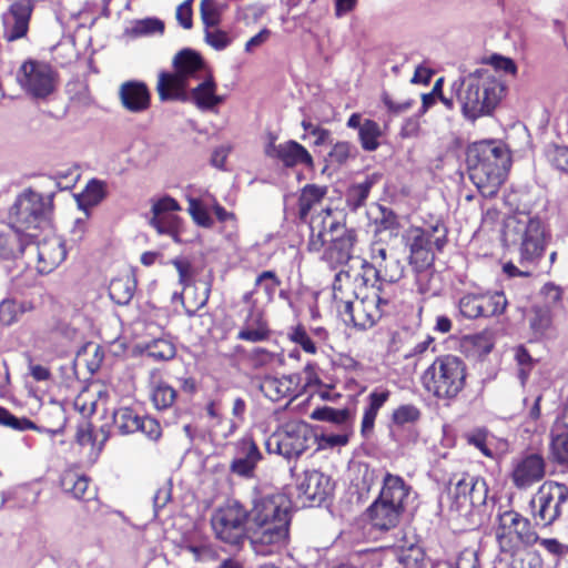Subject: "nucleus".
<instances>
[{
  "mask_svg": "<svg viewBox=\"0 0 568 568\" xmlns=\"http://www.w3.org/2000/svg\"><path fill=\"white\" fill-rule=\"evenodd\" d=\"M452 92L463 115L475 121L491 114L505 94V85L495 70L480 68L454 81Z\"/></svg>",
  "mask_w": 568,
  "mask_h": 568,
  "instance_id": "obj_1",
  "label": "nucleus"
},
{
  "mask_svg": "<svg viewBox=\"0 0 568 568\" xmlns=\"http://www.w3.org/2000/svg\"><path fill=\"white\" fill-rule=\"evenodd\" d=\"M339 212L323 209L311 220L308 251L322 252L321 260L331 267L344 264L352 256L355 234L341 221Z\"/></svg>",
  "mask_w": 568,
  "mask_h": 568,
  "instance_id": "obj_2",
  "label": "nucleus"
},
{
  "mask_svg": "<svg viewBox=\"0 0 568 568\" xmlns=\"http://www.w3.org/2000/svg\"><path fill=\"white\" fill-rule=\"evenodd\" d=\"M469 178L485 197L497 194L510 168L508 150L496 141L475 143L468 152Z\"/></svg>",
  "mask_w": 568,
  "mask_h": 568,
  "instance_id": "obj_3",
  "label": "nucleus"
},
{
  "mask_svg": "<svg viewBox=\"0 0 568 568\" xmlns=\"http://www.w3.org/2000/svg\"><path fill=\"white\" fill-rule=\"evenodd\" d=\"M505 237L517 247L520 265L537 266L550 235L539 216L519 211L506 219Z\"/></svg>",
  "mask_w": 568,
  "mask_h": 568,
  "instance_id": "obj_4",
  "label": "nucleus"
},
{
  "mask_svg": "<svg viewBox=\"0 0 568 568\" xmlns=\"http://www.w3.org/2000/svg\"><path fill=\"white\" fill-rule=\"evenodd\" d=\"M52 195H42L32 190L22 192L9 212L10 224L31 241H36L40 232L51 230Z\"/></svg>",
  "mask_w": 568,
  "mask_h": 568,
  "instance_id": "obj_5",
  "label": "nucleus"
},
{
  "mask_svg": "<svg viewBox=\"0 0 568 568\" xmlns=\"http://www.w3.org/2000/svg\"><path fill=\"white\" fill-rule=\"evenodd\" d=\"M465 362L455 355H440L422 375L424 388L438 399H455L466 385Z\"/></svg>",
  "mask_w": 568,
  "mask_h": 568,
  "instance_id": "obj_6",
  "label": "nucleus"
},
{
  "mask_svg": "<svg viewBox=\"0 0 568 568\" xmlns=\"http://www.w3.org/2000/svg\"><path fill=\"white\" fill-rule=\"evenodd\" d=\"M173 72H161L159 74L156 91L161 101H170V98H179L183 89H189L193 81H196L207 73L203 58L192 49H182L172 61Z\"/></svg>",
  "mask_w": 568,
  "mask_h": 568,
  "instance_id": "obj_7",
  "label": "nucleus"
},
{
  "mask_svg": "<svg viewBox=\"0 0 568 568\" xmlns=\"http://www.w3.org/2000/svg\"><path fill=\"white\" fill-rule=\"evenodd\" d=\"M312 430L303 420L293 419L282 424L265 440L270 454H277L286 459L300 457L310 446Z\"/></svg>",
  "mask_w": 568,
  "mask_h": 568,
  "instance_id": "obj_8",
  "label": "nucleus"
},
{
  "mask_svg": "<svg viewBox=\"0 0 568 568\" xmlns=\"http://www.w3.org/2000/svg\"><path fill=\"white\" fill-rule=\"evenodd\" d=\"M452 508L458 513H468L474 507L486 504L488 487L484 478L466 473L454 475L448 485Z\"/></svg>",
  "mask_w": 568,
  "mask_h": 568,
  "instance_id": "obj_9",
  "label": "nucleus"
},
{
  "mask_svg": "<svg viewBox=\"0 0 568 568\" xmlns=\"http://www.w3.org/2000/svg\"><path fill=\"white\" fill-rule=\"evenodd\" d=\"M247 516V510L239 501L233 500L214 511L211 525L220 540L239 545L245 537Z\"/></svg>",
  "mask_w": 568,
  "mask_h": 568,
  "instance_id": "obj_10",
  "label": "nucleus"
},
{
  "mask_svg": "<svg viewBox=\"0 0 568 568\" xmlns=\"http://www.w3.org/2000/svg\"><path fill=\"white\" fill-rule=\"evenodd\" d=\"M495 536L504 552L515 549L520 544L531 545L537 540L530 521L515 510H506L498 515Z\"/></svg>",
  "mask_w": 568,
  "mask_h": 568,
  "instance_id": "obj_11",
  "label": "nucleus"
},
{
  "mask_svg": "<svg viewBox=\"0 0 568 568\" xmlns=\"http://www.w3.org/2000/svg\"><path fill=\"white\" fill-rule=\"evenodd\" d=\"M371 260L368 263L363 261V282L367 284L371 277L376 282L393 284L404 276V265L394 254H389L381 242H374L371 245Z\"/></svg>",
  "mask_w": 568,
  "mask_h": 568,
  "instance_id": "obj_12",
  "label": "nucleus"
},
{
  "mask_svg": "<svg viewBox=\"0 0 568 568\" xmlns=\"http://www.w3.org/2000/svg\"><path fill=\"white\" fill-rule=\"evenodd\" d=\"M568 500V487L556 481H545L530 501L534 518L548 526L559 518L562 505Z\"/></svg>",
  "mask_w": 568,
  "mask_h": 568,
  "instance_id": "obj_13",
  "label": "nucleus"
},
{
  "mask_svg": "<svg viewBox=\"0 0 568 568\" xmlns=\"http://www.w3.org/2000/svg\"><path fill=\"white\" fill-rule=\"evenodd\" d=\"M17 81L31 97L44 99L55 90L57 73L45 62L28 60L20 67Z\"/></svg>",
  "mask_w": 568,
  "mask_h": 568,
  "instance_id": "obj_14",
  "label": "nucleus"
},
{
  "mask_svg": "<svg viewBox=\"0 0 568 568\" xmlns=\"http://www.w3.org/2000/svg\"><path fill=\"white\" fill-rule=\"evenodd\" d=\"M290 521L250 525L251 545L257 555L268 556L282 550L288 541Z\"/></svg>",
  "mask_w": 568,
  "mask_h": 568,
  "instance_id": "obj_15",
  "label": "nucleus"
},
{
  "mask_svg": "<svg viewBox=\"0 0 568 568\" xmlns=\"http://www.w3.org/2000/svg\"><path fill=\"white\" fill-rule=\"evenodd\" d=\"M291 501L283 494H268L253 499V506L248 514V526L265 524L267 521H290Z\"/></svg>",
  "mask_w": 568,
  "mask_h": 568,
  "instance_id": "obj_16",
  "label": "nucleus"
},
{
  "mask_svg": "<svg viewBox=\"0 0 568 568\" xmlns=\"http://www.w3.org/2000/svg\"><path fill=\"white\" fill-rule=\"evenodd\" d=\"M196 81L194 88L183 89L179 98H170V101L192 102L201 111H212L223 102V97L216 94V83L211 72Z\"/></svg>",
  "mask_w": 568,
  "mask_h": 568,
  "instance_id": "obj_17",
  "label": "nucleus"
},
{
  "mask_svg": "<svg viewBox=\"0 0 568 568\" xmlns=\"http://www.w3.org/2000/svg\"><path fill=\"white\" fill-rule=\"evenodd\" d=\"M388 304V300L375 295L373 297L363 298L355 307L352 302V311L349 313H339L345 322H351L354 326L366 329L372 327L383 314V306Z\"/></svg>",
  "mask_w": 568,
  "mask_h": 568,
  "instance_id": "obj_18",
  "label": "nucleus"
},
{
  "mask_svg": "<svg viewBox=\"0 0 568 568\" xmlns=\"http://www.w3.org/2000/svg\"><path fill=\"white\" fill-rule=\"evenodd\" d=\"M37 270L41 274H49L55 270L67 257L64 241L54 234L47 235L37 243Z\"/></svg>",
  "mask_w": 568,
  "mask_h": 568,
  "instance_id": "obj_19",
  "label": "nucleus"
},
{
  "mask_svg": "<svg viewBox=\"0 0 568 568\" xmlns=\"http://www.w3.org/2000/svg\"><path fill=\"white\" fill-rule=\"evenodd\" d=\"M265 153L270 158H275L285 166L292 168L304 165L312 168L314 162L310 152L296 141L290 140L281 144L274 143V138L265 148Z\"/></svg>",
  "mask_w": 568,
  "mask_h": 568,
  "instance_id": "obj_20",
  "label": "nucleus"
},
{
  "mask_svg": "<svg viewBox=\"0 0 568 568\" xmlns=\"http://www.w3.org/2000/svg\"><path fill=\"white\" fill-rule=\"evenodd\" d=\"M32 9V0H18L11 4L10 13L4 18L3 37L7 41L11 42L27 34Z\"/></svg>",
  "mask_w": 568,
  "mask_h": 568,
  "instance_id": "obj_21",
  "label": "nucleus"
},
{
  "mask_svg": "<svg viewBox=\"0 0 568 568\" xmlns=\"http://www.w3.org/2000/svg\"><path fill=\"white\" fill-rule=\"evenodd\" d=\"M545 476L544 458L537 454H529L520 458L514 466L511 478L519 489L530 487Z\"/></svg>",
  "mask_w": 568,
  "mask_h": 568,
  "instance_id": "obj_22",
  "label": "nucleus"
},
{
  "mask_svg": "<svg viewBox=\"0 0 568 568\" xmlns=\"http://www.w3.org/2000/svg\"><path fill=\"white\" fill-rule=\"evenodd\" d=\"M333 488L331 477L318 470L306 471L297 486L300 495L313 504L324 501L332 494Z\"/></svg>",
  "mask_w": 568,
  "mask_h": 568,
  "instance_id": "obj_23",
  "label": "nucleus"
},
{
  "mask_svg": "<svg viewBox=\"0 0 568 568\" xmlns=\"http://www.w3.org/2000/svg\"><path fill=\"white\" fill-rule=\"evenodd\" d=\"M261 458V452L254 440L251 437H244L236 445V456L230 468L239 476L250 477Z\"/></svg>",
  "mask_w": 568,
  "mask_h": 568,
  "instance_id": "obj_24",
  "label": "nucleus"
},
{
  "mask_svg": "<svg viewBox=\"0 0 568 568\" xmlns=\"http://www.w3.org/2000/svg\"><path fill=\"white\" fill-rule=\"evenodd\" d=\"M403 511V508L377 498L367 508L366 514L374 528L386 531L399 524Z\"/></svg>",
  "mask_w": 568,
  "mask_h": 568,
  "instance_id": "obj_25",
  "label": "nucleus"
},
{
  "mask_svg": "<svg viewBox=\"0 0 568 568\" xmlns=\"http://www.w3.org/2000/svg\"><path fill=\"white\" fill-rule=\"evenodd\" d=\"M119 95L123 106L133 113L143 112L150 105V92L143 82H124L120 87Z\"/></svg>",
  "mask_w": 568,
  "mask_h": 568,
  "instance_id": "obj_26",
  "label": "nucleus"
},
{
  "mask_svg": "<svg viewBox=\"0 0 568 568\" xmlns=\"http://www.w3.org/2000/svg\"><path fill=\"white\" fill-rule=\"evenodd\" d=\"M270 337V328L264 315L261 311L252 310L246 314L243 326L239 331L236 338L251 343H258L266 341Z\"/></svg>",
  "mask_w": 568,
  "mask_h": 568,
  "instance_id": "obj_27",
  "label": "nucleus"
},
{
  "mask_svg": "<svg viewBox=\"0 0 568 568\" xmlns=\"http://www.w3.org/2000/svg\"><path fill=\"white\" fill-rule=\"evenodd\" d=\"M32 243L33 241L9 223L0 231V258H16Z\"/></svg>",
  "mask_w": 568,
  "mask_h": 568,
  "instance_id": "obj_28",
  "label": "nucleus"
},
{
  "mask_svg": "<svg viewBox=\"0 0 568 568\" xmlns=\"http://www.w3.org/2000/svg\"><path fill=\"white\" fill-rule=\"evenodd\" d=\"M297 381L298 377L296 375L266 376L262 379L260 389L272 402H278L295 392Z\"/></svg>",
  "mask_w": 568,
  "mask_h": 568,
  "instance_id": "obj_29",
  "label": "nucleus"
},
{
  "mask_svg": "<svg viewBox=\"0 0 568 568\" xmlns=\"http://www.w3.org/2000/svg\"><path fill=\"white\" fill-rule=\"evenodd\" d=\"M409 239L410 251L433 250L434 246L442 250L445 244V229L438 224L432 231L415 227L409 231Z\"/></svg>",
  "mask_w": 568,
  "mask_h": 568,
  "instance_id": "obj_30",
  "label": "nucleus"
},
{
  "mask_svg": "<svg viewBox=\"0 0 568 568\" xmlns=\"http://www.w3.org/2000/svg\"><path fill=\"white\" fill-rule=\"evenodd\" d=\"M409 487L397 475L387 473L378 499L404 509V501L408 497Z\"/></svg>",
  "mask_w": 568,
  "mask_h": 568,
  "instance_id": "obj_31",
  "label": "nucleus"
},
{
  "mask_svg": "<svg viewBox=\"0 0 568 568\" xmlns=\"http://www.w3.org/2000/svg\"><path fill=\"white\" fill-rule=\"evenodd\" d=\"M61 487L64 493L71 494L79 500L94 499L97 493L90 489V479L85 475L75 471H65L61 477Z\"/></svg>",
  "mask_w": 568,
  "mask_h": 568,
  "instance_id": "obj_32",
  "label": "nucleus"
},
{
  "mask_svg": "<svg viewBox=\"0 0 568 568\" xmlns=\"http://www.w3.org/2000/svg\"><path fill=\"white\" fill-rule=\"evenodd\" d=\"M355 292L349 282V273L339 271L333 283V298L338 313H349L352 311V301Z\"/></svg>",
  "mask_w": 568,
  "mask_h": 568,
  "instance_id": "obj_33",
  "label": "nucleus"
},
{
  "mask_svg": "<svg viewBox=\"0 0 568 568\" xmlns=\"http://www.w3.org/2000/svg\"><path fill=\"white\" fill-rule=\"evenodd\" d=\"M0 425L12 428L14 430H34L38 433H47L50 436H55L61 433V429H49L38 426L31 419L27 417H17L12 415L8 409L0 406Z\"/></svg>",
  "mask_w": 568,
  "mask_h": 568,
  "instance_id": "obj_34",
  "label": "nucleus"
},
{
  "mask_svg": "<svg viewBox=\"0 0 568 568\" xmlns=\"http://www.w3.org/2000/svg\"><path fill=\"white\" fill-rule=\"evenodd\" d=\"M312 419L329 422L342 428H352L353 415L349 409H337L328 406L316 408L311 414Z\"/></svg>",
  "mask_w": 568,
  "mask_h": 568,
  "instance_id": "obj_35",
  "label": "nucleus"
},
{
  "mask_svg": "<svg viewBox=\"0 0 568 568\" xmlns=\"http://www.w3.org/2000/svg\"><path fill=\"white\" fill-rule=\"evenodd\" d=\"M135 292V281L126 275L111 281L109 285V295L111 300L119 305H128Z\"/></svg>",
  "mask_w": 568,
  "mask_h": 568,
  "instance_id": "obj_36",
  "label": "nucleus"
},
{
  "mask_svg": "<svg viewBox=\"0 0 568 568\" xmlns=\"http://www.w3.org/2000/svg\"><path fill=\"white\" fill-rule=\"evenodd\" d=\"M529 325L537 337H544L552 327V312L548 305L536 304L531 307Z\"/></svg>",
  "mask_w": 568,
  "mask_h": 568,
  "instance_id": "obj_37",
  "label": "nucleus"
},
{
  "mask_svg": "<svg viewBox=\"0 0 568 568\" xmlns=\"http://www.w3.org/2000/svg\"><path fill=\"white\" fill-rule=\"evenodd\" d=\"M140 415L130 407H120L112 414L113 426L120 435H130L139 430Z\"/></svg>",
  "mask_w": 568,
  "mask_h": 568,
  "instance_id": "obj_38",
  "label": "nucleus"
},
{
  "mask_svg": "<svg viewBox=\"0 0 568 568\" xmlns=\"http://www.w3.org/2000/svg\"><path fill=\"white\" fill-rule=\"evenodd\" d=\"M33 310L30 302H19L17 300L7 298L0 303V322L4 325H12L18 322L20 316Z\"/></svg>",
  "mask_w": 568,
  "mask_h": 568,
  "instance_id": "obj_39",
  "label": "nucleus"
},
{
  "mask_svg": "<svg viewBox=\"0 0 568 568\" xmlns=\"http://www.w3.org/2000/svg\"><path fill=\"white\" fill-rule=\"evenodd\" d=\"M150 225L161 235L172 237L175 243H181L182 221L178 215L173 216H152Z\"/></svg>",
  "mask_w": 568,
  "mask_h": 568,
  "instance_id": "obj_40",
  "label": "nucleus"
},
{
  "mask_svg": "<svg viewBox=\"0 0 568 568\" xmlns=\"http://www.w3.org/2000/svg\"><path fill=\"white\" fill-rule=\"evenodd\" d=\"M479 304L483 306V317L503 314L507 306V298L503 292L478 293Z\"/></svg>",
  "mask_w": 568,
  "mask_h": 568,
  "instance_id": "obj_41",
  "label": "nucleus"
},
{
  "mask_svg": "<svg viewBox=\"0 0 568 568\" xmlns=\"http://www.w3.org/2000/svg\"><path fill=\"white\" fill-rule=\"evenodd\" d=\"M225 6L220 0H201L200 17L204 29L219 27Z\"/></svg>",
  "mask_w": 568,
  "mask_h": 568,
  "instance_id": "obj_42",
  "label": "nucleus"
},
{
  "mask_svg": "<svg viewBox=\"0 0 568 568\" xmlns=\"http://www.w3.org/2000/svg\"><path fill=\"white\" fill-rule=\"evenodd\" d=\"M382 138V129L377 122L371 119H364L361 131L358 132V140L363 150L372 152L381 145L379 139Z\"/></svg>",
  "mask_w": 568,
  "mask_h": 568,
  "instance_id": "obj_43",
  "label": "nucleus"
},
{
  "mask_svg": "<svg viewBox=\"0 0 568 568\" xmlns=\"http://www.w3.org/2000/svg\"><path fill=\"white\" fill-rule=\"evenodd\" d=\"M163 32L164 22L158 18L135 20L130 28L125 29V34L131 38L162 34Z\"/></svg>",
  "mask_w": 568,
  "mask_h": 568,
  "instance_id": "obj_44",
  "label": "nucleus"
},
{
  "mask_svg": "<svg viewBox=\"0 0 568 568\" xmlns=\"http://www.w3.org/2000/svg\"><path fill=\"white\" fill-rule=\"evenodd\" d=\"M106 196V184L99 180L90 181L81 193L78 203L85 211L95 206Z\"/></svg>",
  "mask_w": 568,
  "mask_h": 568,
  "instance_id": "obj_45",
  "label": "nucleus"
},
{
  "mask_svg": "<svg viewBox=\"0 0 568 568\" xmlns=\"http://www.w3.org/2000/svg\"><path fill=\"white\" fill-rule=\"evenodd\" d=\"M356 155L357 148L354 144L346 141L336 142L327 155L326 166H342L346 164L349 159H355Z\"/></svg>",
  "mask_w": 568,
  "mask_h": 568,
  "instance_id": "obj_46",
  "label": "nucleus"
},
{
  "mask_svg": "<svg viewBox=\"0 0 568 568\" xmlns=\"http://www.w3.org/2000/svg\"><path fill=\"white\" fill-rule=\"evenodd\" d=\"M325 189L316 185H306L298 200V212L301 219H306L315 204L320 203L325 195Z\"/></svg>",
  "mask_w": 568,
  "mask_h": 568,
  "instance_id": "obj_47",
  "label": "nucleus"
},
{
  "mask_svg": "<svg viewBox=\"0 0 568 568\" xmlns=\"http://www.w3.org/2000/svg\"><path fill=\"white\" fill-rule=\"evenodd\" d=\"M373 184V179L367 178L364 182L349 187L346 194V203L352 211H357L365 205Z\"/></svg>",
  "mask_w": 568,
  "mask_h": 568,
  "instance_id": "obj_48",
  "label": "nucleus"
},
{
  "mask_svg": "<svg viewBox=\"0 0 568 568\" xmlns=\"http://www.w3.org/2000/svg\"><path fill=\"white\" fill-rule=\"evenodd\" d=\"M145 353L155 361H169L175 356V346L168 339H153L145 346Z\"/></svg>",
  "mask_w": 568,
  "mask_h": 568,
  "instance_id": "obj_49",
  "label": "nucleus"
},
{
  "mask_svg": "<svg viewBox=\"0 0 568 568\" xmlns=\"http://www.w3.org/2000/svg\"><path fill=\"white\" fill-rule=\"evenodd\" d=\"M151 398L158 409H166L174 404L176 392L169 384L160 382L153 387Z\"/></svg>",
  "mask_w": 568,
  "mask_h": 568,
  "instance_id": "obj_50",
  "label": "nucleus"
},
{
  "mask_svg": "<svg viewBox=\"0 0 568 568\" xmlns=\"http://www.w3.org/2000/svg\"><path fill=\"white\" fill-rule=\"evenodd\" d=\"M204 42L216 51H223L232 44L233 38L219 26L204 29Z\"/></svg>",
  "mask_w": 568,
  "mask_h": 568,
  "instance_id": "obj_51",
  "label": "nucleus"
},
{
  "mask_svg": "<svg viewBox=\"0 0 568 568\" xmlns=\"http://www.w3.org/2000/svg\"><path fill=\"white\" fill-rule=\"evenodd\" d=\"M434 262V252L433 250H412L409 255V263L414 267V270L419 274L418 281H420V276H426L429 273V268L432 267Z\"/></svg>",
  "mask_w": 568,
  "mask_h": 568,
  "instance_id": "obj_52",
  "label": "nucleus"
},
{
  "mask_svg": "<svg viewBox=\"0 0 568 568\" xmlns=\"http://www.w3.org/2000/svg\"><path fill=\"white\" fill-rule=\"evenodd\" d=\"M460 314L469 320L481 317L483 306L479 304L478 293H466L458 302Z\"/></svg>",
  "mask_w": 568,
  "mask_h": 568,
  "instance_id": "obj_53",
  "label": "nucleus"
},
{
  "mask_svg": "<svg viewBox=\"0 0 568 568\" xmlns=\"http://www.w3.org/2000/svg\"><path fill=\"white\" fill-rule=\"evenodd\" d=\"M378 214L375 217L377 231H397L399 229L398 216L395 212L384 205L377 206Z\"/></svg>",
  "mask_w": 568,
  "mask_h": 568,
  "instance_id": "obj_54",
  "label": "nucleus"
},
{
  "mask_svg": "<svg viewBox=\"0 0 568 568\" xmlns=\"http://www.w3.org/2000/svg\"><path fill=\"white\" fill-rule=\"evenodd\" d=\"M287 337L291 342L300 345L305 353L316 354V345L307 334L304 326L296 325L291 327L287 332Z\"/></svg>",
  "mask_w": 568,
  "mask_h": 568,
  "instance_id": "obj_55",
  "label": "nucleus"
},
{
  "mask_svg": "<svg viewBox=\"0 0 568 568\" xmlns=\"http://www.w3.org/2000/svg\"><path fill=\"white\" fill-rule=\"evenodd\" d=\"M351 434L352 428H342L338 434L323 433L318 437V446L323 449L345 446L349 442Z\"/></svg>",
  "mask_w": 568,
  "mask_h": 568,
  "instance_id": "obj_56",
  "label": "nucleus"
},
{
  "mask_svg": "<svg viewBox=\"0 0 568 568\" xmlns=\"http://www.w3.org/2000/svg\"><path fill=\"white\" fill-rule=\"evenodd\" d=\"M280 285L281 280L273 271H264L255 280V286H262L268 302L273 301L275 292Z\"/></svg>",
  "mask_w": 568,
  "mask_h": 568,
  "instance_id": "obj_57",
  "label": "nucleus"
},
{
  "mask_svg": "<svg viewBox=\"0 0 568 568\" xmlns=\"http://www.w3.org/2000/svg\"><path fill=\"white\" fill-rule=\"evenodd\" d=\"M547 158L551 165L561 172L568 173V148L550 145L547 149Z\"/></svg>",
  "mask_w": 568,
  "mask_h": 568,
  "instance_id": "obj_58",
  "label": "nucleus"
},
{
  "mask_svg": "<svg viewBox=\"0 0 568 568\" xmlns=\"http://www.w3.org/2000/svg\"><path fill=\"white\" fill-rule=\"evenodd\" d=\"M550 454L557 463L568 465V433L552 438Z\"/></svg>",
  "mask_w": 568,
  "mask_h": 568,
  "instance_id": "obj_59",
  "label": "nucleus"
},
{
  "mask_svg": "<svg viewBox=\"0 0 568 568\" xmlns=\"http://www.w3.org/2000/svg\"><path fill=\"white\" fill-rule=\"evenodd\" d=\"M424 550L416 545H410L407 549H403L399 555V562L407 568H420L424 561Z\"/></svg>",
  "mask_w": 568,
  "mask_h": 568,
  "instance_id": "obj_60",
  "label": "nucleus"
},
{
  "mask_svg": "<svg viewBox=\"0 0 568 568\" xmlns=\"http://www.w3.org/2000/svg\"><path fill=\"white\" fill-rule=\"evenodd\" d=\"M187 211L197 225L203 227H211L213 225L212 217L199 200L190 199Z\"/></svg>",
  "mask_w": 568,
  "mask_h": 568,
  "instance_id": "obj_61",
  "label": "nucleus"
},
{
  "mask_svg": "<svg viewBox=\"0 0 568 568\" xmlns=\"http://www.w3.org/2000/svg\"><path fill=\"white\" fill-rule=\"evenodd\" d=\"M181 207L176 200L171 196H163L152 205V216H173Z\"/></svg>",
  "mask_w": 568,
  "mask_h": 568,
  "instance_id": "obj_62",
  "label": "nucleus"
},
{
  "mask_svg": "<svg viewBox=\"0 0 568 568\" xmlns=\"http://www.w3.org/2000/svg\"><path fill=\"white\" fill-rule=\"evenodd\" d=\"M515 359L519 366V378L524 384L527 381L531 368L534 367L535 361L524 346H518L516 348Z\"/></svg>",
  "mask_w": 568,
  "mask_h": 568,
  "instance_id": "obj_63",
  "label": "nucleus"
},
{
  "mask_svg": "<svg viewBox=\"0 0 568 568\" xmlns=\"http://www.w3.org/2000/svg\"><path fill=\"white\" fill-rule=\"evenodd\" d=\"M420 417V412L414 405H402L393 413V420L397 425L415 423Z\"/></svg>",
  "mask_w": 568,
  "mask_h": 568,
  "instance_id": "obj_64",
  "label": "nucleus"
}]
</instances>
